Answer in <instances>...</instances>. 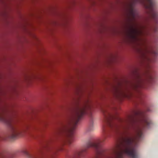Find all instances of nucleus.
Instances as JSON below:
<instances>
[{
    "label": "nucleus",
    "instance_id": "obj_11",
    "mask_svg": "<svg viewBox=\"0 0 158 158\" xmlns=\"http://www.w3.org/2000/svg\"><path fill=\"white\" fill-rule=\"evenodd\" d=\"M147 111H150V109L149 108H148L147 109Z\"/></svg>",
    "mask_w": 158,
    "mask_h": 158
},
{
    "label": "nucleus",
    "instance_id": "obj_8",
    "mask_svg": "<svg viewBox=\"0 0 158 158\" xmlns=\"http://www.w3.org/2000/svg\"><path fill=\"white\" fill-rule=\"evenodd\" d=\"M142 54V55H143V57L145 59H147V60H148L149 61H150V59L148 58L147 56L146 55L145 53L147 52H151V53L153 54L155 56H156L157 55V52L154 51L152 50L151 52H149L148 50L147 49V48H145V49H144V52H142V50H141V49H140V51Z\"/></svg>",
    "mask_w": 158,
    "mask_h": 158
},
{
    "label": "nucleus",
    "instance_id": "obj_6",
    "mask_svg": "<svg viewBox=\"0 0 158 158\" xmlns=\"http://www.w3.org/2000/svg\"><path fill=\"white\" fill-rule=\"evenodd\" d=\"M48 142H45L42 145L41 148L46 149L49 152L50 158H54L56 156L57 152L61 149L57 147H48Z\"/></svg>",
    "mask_w": 158,
    "mask_h": 158
},
{
    "label": "nucleus",
    "instance_id": "obj_2",
    "mask_svg": "<svg viewBox=\"0 0 158 158\" xmlns=\"http://www.w3.org/2000/svg\"><path fill=\"white\" fill-rule=\"evenodd\" d=\"M0 120L6 123L8 125L9 127L8 136L9 138L14 139L23 135L24 131L17 126L10 117L1 114Z\"/></svg>",
    "mask_w": 158,
    "mask_h": 158
},
{
    "label": "nucleus",
    "instance_id": "obj_1",
    "mask_svg": "<svg viewBox=\"0 0 158 158\" xmlns=\"http://www.w3.org/2000/svg\"><path fill=\"white\" fill-rule=\"evenodd\" d=\"M138 3L142 4L146 9H148L151 12L152 18L157 22L158 20V15L154 10L155 3L154 0H133L132 3L130 5L128 16L129 19H131L133 20L135 19L136 13L133 7V5Z\"/></svg>",
    "mask_w": 158,
    "mask_h": 158
},
{
    "label": "nucleus",
    "instance_id": "obj_5",
    "mask_svg": "<svg viewBox=\"0 0 158 158\" xmlns=\"http://www.w3.org/2000/svg\"><path fill=\"white\" fill-rule=\"evenodd\" d=\"M90 107L88 105H86L82 108H79L77 109L73 119L75 126L77 124L78 122L84 114H88L87 110H90Z\"/></svg>",
    "mask_w": 158,
    "mask_h": 158
},
{
    "label": "nucleus",
    "instance_id": "obj_9",
    "mask_svg": "<svg viewBox=\"0 0 158 158\" xmlns=\"http://www.w3.org/2000/svg\"><path fill=\"white\" fill-rule=\"evenodd\" d=\"M13 154L10 153H0V158H14Z\"/></svg>",
    "mask_w": 158,
    "mask_h": 158
},
{
    "label": "nucleus",
    "instance_id": "obj_4",
    "mask_svg": "<svg viewBox=\"0 0 158 158\" xmlns=\"http://www.w3.org/2000/svg\"><path fill=\"white\" fill-rule=\"evenodd\" d=\"M130 26L128 31V35L132 38L135 40H137L138 38L137 36L140 35H143L144 30L145 29V27L143 26Z\"/></svg>",
    "mask_w": 158,
    "mask_h": 158
},
{
    "label": "nucleus",
    "instance_id": "obj_3",
    "mask_svg": "<svg viewBox=\"0 0 158 158\" xmlns=\"http://www.w3.org/2000/svg\"><path fill=\"white\" fill-rule=\"evenodd\" d=\"M136 80L135 82L132 84V87L134 89L137 90L139 88H144L146 85L152 83L154 81V78L150 74L146 79L144 80L141 78L138 73H137Z\"/></svg>",
    "mask_w": 158,
    "mask_h": 158
},
{
    "label": "nucleus",
    "instance_id": "obj_7",
    "mask_svg": "<svg viewBox=\"0 0 158 158\" xmlns=\"http://www.w3.org/2000/svg\"><path fill=\"white\" fill-rule=\"evenodd\" d=\"M74 128V127H73L72 128L67 129L64 131L65 135V142L69 145H71L74 141L73 134Z\"/></svg>",
    "mask_w": 158,
    "mask_h": 158
},
{
    "label": "nucleus",
    "instance_id": "obj_10",
    "mask_svg": "<svg viewBox=\"0 0 158 158\" xmlns=\"http://www.w3.org/2000/svg\"><path fill=\"white\" fill-rule=\"evenodd\" d=\"M94 129V127L93 124H90L89 126L88 129V131H93Z\"/></svg>",
    "mask_w": 158,
    "mask_h": 158
}]
</instances>
